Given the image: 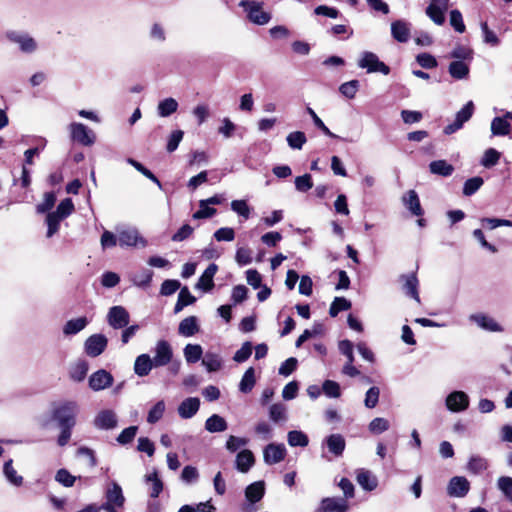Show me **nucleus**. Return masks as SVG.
I'll list each match as a JSON object with an SVG mask.
<instances>
[{"label":"nucleus","mask_w":512,"mask_h":512,"mask_svg":"<svg viewBox=\"0 0 512 512\" xmlns=\"http://www.w3.org/2000/svg\"><path fill=\"white\" fill-rule=\"evenodd\" d=\"M252 354V344L245 342L239 350H237L233 356V360L238 363L245 362Z\"/></svg>","instance_id":"obj_61"},{"label":"nucleus","mask_w":512,"mask_h":512,"mask_svg":"<svg viewBox=\"0 0 512 512\" xmlns=\"http://www.w3.org/2000/svg\"><path fill=\"white\" fill-rule=\"evenodd\" d=\"M357 482L358 484L366 491L374 490L378 481L375 475H373L370 471L365 469H360L357 471Z\"/></svg>","instance_id":"obj_30"},{"label":"nucleus","mask_w":512,"mask_h":512,"mask_svg":"<svg viewBox=\"0 0 512 512\" xmlns=\"http://www.w3.org/2000/svg\"><path fill=\"white\" fill-rule=\"evenodd\" d=\"M404 206L415 216H421L423 209L420 204L418 194L415 190H409L402 197Z\"/></svg>","instance_id":"obj_28"},{"label":"nucleus","mask_w":512,"mask_h":512,"mask_svg":"<svg viewBox=\"0 0 512 512\" xmlns=\"http://www.w3.org/2000/svg\"><path fill=\"white\" fill-rule=\"evenodd\" d=\"M351 302L344 297H336L332 302L329 314L331 317H336L339 312L350 309Z\"/></svg>","instance_id":"obj_48"},{"label":"nucleus","mask_w":512,"mask_h":512,"mask_svg":"<svg viewBox=\"0 0 512 512\" xmlns=\"http://www.w3.org/2000/svg\"><path fill=\"white\" fill-rule=\"evenodd\" d=\"M248 442L249 440L247 438L230 435L226 441L225 447L229 452L234 453L238 449L245 447Z\"/></svg>","instance_id":"obj_54"},{"label":"nucleus","mask_w":512,"mask_h":512,"mask_svg":"<svg viewBox=\"0 0 512 512\" xmlns=\"http://www.w3.org/2000/svg\"><path fill=\"white\" fill-rule=\"evenodd\" d=\"M402 291L405 295L413 298L417 303H420L419 296V281L415 273L402 274L399 276Z\"/></svg>","instance_id":"obj_19"},{"label":"nucleus","mask_w":512,"mask_h":512,"mask_svg":"<svg viewBox=\"0 0 512 512\" xmlns=\"http://www.w3.org/2000/svg\"><path fill=\"white\" fill-rule=\"evenodd\" d=\"M472 55H473L472 50L463 45L456 46L450 54L451 58H454V59H457V61H463V62L465 60H471Z\"/></svg>","instance_id":"obj_59"},{"label":"nucleus","mask_w":512,"mask_h":512,"mask_svg":"<svg viewBox=\"0 0 512 512\" xmlns=\"http://www.w3.org/2000/svg\"><path fill=\"white\" fill-rule=\"evenodd\" d=\"M349 509L348 501L342 497H325L315 512H347Z\"/></svg>","instance_id":"obj_18"},{"label":"nucleus","mask_w":512,"mask_h":512,"mask_svg":"<svg viewBox=\"0 0 512 512\" xmlns=\"http://www.w3.org/2000/svg\"><path fill=\"white\" fill-rule=\"evenodd\" d=\"M391 34L396 41L406 43L410 38V24L403 20L392 22Z\"/></svg>","instance_id":"obj_24"},{"label":"nucleus","mask_w":512,"mask_h":512,"mask_svg":"<svg viewBox=\"0 0 512 512\" xmlns=\"http://www.w3.org/2000/svg\"><path fill=\"white\" fill-rule=\"evenodd\" d=\"M69 131L73 141L83 146H91L95 142V134L82 123L73 122L69 125Z\"/></svg>","instance_id":"obj_8"},{"label":"nucleus","mask_w":512,"mask_h":512,"mask_svg":"<svg viewBox=\"0 0 512 512\" xmlns=\"http://www.w3.org/2000/svg\"><path fill=\"white\" fill-rule=\"evenodd\" d=\"M511 131V125L506 119L495 117L491 122V132L495 136H506Z\"/></svg>","instance_id":"obj_39"},{"label":"nucleus","mask_w":512,"mask_h":512,"mask_svg":"<svg viewBox=\"0 0 512 512\" xmlns=\"http://www.w3.org/2000/svg\"><path fill=\"white\" fill-rule=\"evenodd\" d=\"M183 354L187 363H196L201 359L203 349L199 344H187L183 349Z\"/></svg>","instance_id":"obj_38"},{"label":"nucleus","mask_w":512,"mask_h":512,"mask_svg":"<svg viewBox=\"0 0 512 512\" xmlns=\"http://www.w3.org/2000/svg\"><path fill=\"white\" fill-rule=\"evenodd\" d=\"M173 358V350L170 343L166 340H158L154 347V357L152 358L155 368L168 365Z\"/></svg>","instance_id":"obj_11"},{"label":"nucleus","mask_w":512,"mask_h":512,"mask_svg":"<svg viewBox=\"0 0 512 512\" xmlns=\"http://www.w3.org/2000/svg\"><path fill=\"white\" fill-rule=\"evenodd\" d=\"M287 143L292 149H302L303 145L306 143L307 138L304 132L302 131H294L288 134Z\"/></svg>","instance_id":"obj_46"},{"label":"nucleus","mask_w":512,"mask_h":512,"mask_svg":"<svg viewBox=\"0 0 512 512\" xmlns=\"http://www.w3.org/2000/svg\"><path fill=\"white\" fill-rule=\"evenodd\" d=\"M153 277V271L144 269L139 273H135L132 276L134 285L138 287H148Z\"/></svg>","instance_id":"obj_47"},{"label":"nucleus","mask_w":512,"mask_h":512,"mask_svg":"<svg viewBox=\"0 0 512 512\" xmlns=\"http://www.w3.org/2000/svg\"><path fill=\"white\" fill-rule=\"evenodd\" d=\"M199 331L197 318L195 316H189L183 319L178 327V333L184 337H191Z\"/></svg>","instance_id":"obj_31"},{"label":"nucleus","mask_w":512,"mask_h":512,"mask_svg":"<svg viewBox=\"0 0 512 512\" xmlns=\"http://www.w3.org/2000/svg\"><path fill=\"white\" fill-rule=\"evenodd\" d=\"M200 407V400L197 397H189L182 401L178 407V414L183 419L193 417Z\"/></svg>","instance_id":"obj_25"},{"label":"nucleus","mask_w":512,"mask_h":512,"mask_svg":"<svg viewBox=\"0 0 512 512\" xmlns=\"http://www.w3.org/2000/svg\"><path fill=\"white\" fill-rule=\"evenodd\" d=\"M287 440L290 446L306 447L309 443L308 437L305 433L298 430H293L288 433Z\"/></svg>","instance_id":"obj_45"},{"label":"nucleus","mask_w":512,"mask_h":512,"mask_svg":"<svg viewBox=\"0 0 512 512\" xmlns=\"http://www.w3.org/2000/svg\"><path fill=\"white\" fill-rule=\"evenodd\" d=\"M4 36L8 42L17 45L23 54H34L39 48L37 40L28 32L7 30Z\"/></svg>","instance_id":"obj_3"},{"label":"nucleus","mask_w":512,"mask_h":512,"mask_svg":"<svg viewBox=\"0 0 512 512\" xmlns=\"http://www.w3.org/2000/svg\"><path fill=\"white\" fill-rule=\"evenodd\" d=\"M74 211V204L70 198L62 200L55 211L46 215L45 223L47 225L46 237H53L60 228V223Z\"/></svg>","instance_id":"obj_1"},{"label":"nucleus","mask_w":512,"mask_h":512,"mask_svg":"<svg viewBox=\"0 0 512 512\" xmlns=\"http://www.w3.org/2000/svg\"><path fill=\"white\" fill-rule=\"evenodd\" d=\"M323 393L330 398H339L341 395L340 386L332 380H325L322 385Z\"/></svg>","instance_id":"obj_57"},{"label":"nucleus","mask_w":512,"mask_h":512,"mask_svg":"<svg viewBox=\"0 0 512 512\" xmlns=\"http://www.w3.org/2000/svg\"><path fill=\"white\" fill-rule=\"evenodd\" d=\"M449 74L454 79H465L469 75V66L463 61H453L449 65Z\"/></svg>","instance_id":"obj_37"},{"label":"nucleus","mask_w":512,"mask_h":512,"mask_svg":"<svg viewBox=\"0 0 512 512\" xmlns=\"http://www.w3.org/2000/svg\"><path fill=\"white\" fill-rule=\"evenodd\" d=\"M165 412V402L163 400L158 401L148 412L147 422L154 424L158 422Z\"/></svg>","instance_id":"obj_49"},{"label":"nucleus","mask_w":512,"mask_h":512,"mask_svg":"<svg viewBox=\"0 0 512 512\" xmlns=\"http://www.w3.org/2000/svg\"><path fill=\"white\" fill-rule=\"evenodd\" d=\"M269 417L275 423L285 421L287 418L286 407L281 403L271 405L269 409Z\"/></svg>","instance_id":"obj_53"},{"label":"nucleus","mask_w":512,"mask_h":512,"mask_svg":"<svg viewBox=\"0 0 512 512\" xmlns=\"http://www.w3.org/2000/svg\"><path fill=\"white\" fill-rule=\"evenodd\" d=\"M429 170L432 174L448 177L453 173L454 167L446 160H435L429 164Z\"/></svg>","instance_id":"obj_32"},{"label":"nucleus","mask_w":512,"mask_h":512,"mask_svg":"<svg viewBox=\"0 0 512 512\" xmlns=\"http://www.w3.org/2000/svg\"><path fill=\"white\" fill-rule=\"evenodd\" d=\"M500 158V153L493 148L485 151L484 156L481 160V164L484 167L494 166Z\"/></svg>","instance_id":"obj_64"},{"label":"nucleus","mask_w":512,"mask_h":512,"mask_svg":"<svg viewBox=\"0 0 512 512\" xmlns=\"http://www.w3.org/2000/svg\"><path fill=\"white\" fill-rule=\"evenodd\" d=\"M265 494V483L264 481H256L248 485L245 489V498L247 504L242 508L244 512H255L254 504L259 502Z\"/></svg>","instance_id":"obj_7"},{"label":"nucleus","mask_w":512,"mask_h":512,"mask_svg":"<svg viewBox=\"0 0 512 512\" xmlns=\"http://www.w3.org/2000/svg\"><path fill=\"white\" fill-rule=\"evenodd\" d=\"M56 203V195L53 192H46L42 202L37 204L36 211L39 214L52 212L51 209Z\"/></svg>","instance_id":"obj_44"},{"label":"nucleus","mask_w":512,"mask_h":512,"mask_svg":"<svg viewBox=\"0 0 512 512\" xmlns=\"http://www.w3.org/2000/svg\"><path fill=\"white\" fill-rule=\"evenodd\" d=\"M450 24L458 33H463L465 31L463 17L459 10L455 9L450 12Z\"/></svg>","instance_id":"obj_62"},{"label":"nucleus","mask_w":512,"mask_h":512,"mask_svg":"<svg viewBox=\"0 0 512 512\" xmlns=\"http://www.w3.org/2000/svg\"><path fill=\"white\" fill-rule=\"evenodd\" d=\"M498 489L512 502V477L501 476L497 480Z\"/></svg>","instance_id":"obj_55"},{"label":"nucleus","mask_w":512,"mask_h":512,"mask_svg":"<svg viewBox=\"0 0 512 512\" xmlns=\"http://www.w3.org/2000/svg\"><path fill=\"white\" fill-rule=\"evenodd\" d=\"M380 390L378 387H371L365 395L364 404L367 408H374L379 401Z\"/></svg>","instance_id":"obj_63"},{"label":"nucleus","mask_w":512,"mask_h":512,"mask_svg":"<svg viewBox=\"0 0 512 512\" xmlns=\"http://www.w3.org/2000/svg\"><path fill=\"white\" fill-rule=\"evenodd\" d=\"M178 106V102L174 98H165L158 103L157 113L160 117H169L177 111Z\"/></svg>","instance_id":"obj_34"},{"label":"nucleus","mask_w":512,"mask_h":512,"mask_svg":"<svg viewBox=\"0 0 512 512\" xmlns=\"http://www.w3.org/2000/svg\"><path fill=\"white\" fill-rule=\"evenodd\" d=\"M323 445L327 447L328 451L332 455L335 457H340L345 450L346 442L341 434L336 433L326 437L323 441Z\"/></svg>","instance_id":"obj_23"},{"label":"nucleus","mask_w":512,"mask_h":512,"mask_svg":"<svg viewBox=\"0 0 512 512\" xmlns=\"http://www.w3.org/2000/svg\"><path fill=\"white\" fill-rule=\"evenodd\" d=\"M125 498L122 493V488L116 482H112L106 491V502L101 505V509L106 512H116V507L123 506Z\"/></svg>","instance_id":"obj_6"},{"label":"nucleus","mask_w":512,"mask_h":512,"mask_svg":"<svg viewBox=\"0 0 512 512\" xmlns=\"http://www.w3.org/2000/svg\"><path fill=\"white\" fill-rule=\"evenodd\" d=\"M153 368H155V365L150 355L141 354L136 357L134 362V372L136 375L140 377L147 376Z\"/></svg>","instance_id":"obj_27"},{"label":"nucleus","mask_w":512,"mask_h":512,"mask_svg":"<svg viewBox=\"0 0 512 512\" xmlns=\"http://www.w3.org/2000/svg\"><path fill=\"white\" fill-rule=\"evenodd\" d=\"M449 6V0H431L426 8V15L437 25L445 22V12Z\"/></svg>","instance_id":"obj_15"},{"label":"nucleus","mask_w":512,"mask_h":512,"mask_svg":"<svg viewBox=\"0 0 512 512\" xmlns=\"http://www.w3.org/2000/svg\"><path fill=\"white\" fill-rule=\"evenodd\" d=\"M146 481L151 483V486H150V489H149V494L152 498H156L159 496V494L162 492L163 490V483L162 481L158 478V475L156 472H153L152 474L148 475L146 477Z\"/></svg>","instance_id":"obj_51"},{"label":"nucleus","mask_w":512,"mask_h":512,"mask_svg":"<svg viewBox=\"0 0 512 512\" xmlns=\"http://www.w3.org/2000/svg\"><path fill=\"white\" fill-rule=\"evenodd\" d=\"M227 427L226 420L217 414H213L205 422V429L210 433L223 432Z\"/></svg>","instance_id":"obj_35"},{"label":"nucleus","mask_w":512,"mask_h":512,"mask_svg":"<svg viewBox=\"0 0 512 512\" xmlns=\"http://www.w3.org/2000/svg\"><path fill=\"white\" fill-rule=\"evenodd\" d=\"M93 425L99 430H113L118 426V416L112 409H102L94 417Z\"/></svg>","instance_id":"obj_10"},{"label":"nucleus","mask_w":512,"mask_h":512,"mask_svg":"<svg viewBox=\"0 0 512 512\" xmlns=\"http://www.w3.org/2000/svg\"><path fill=\"white\" fill-rule=\"evenodd\" d=\"M255 383H256L255 370L253 367H249L245 371V373L239 383V390L242 393H249L253 389Z\"/></svg>","instance_id":"obj_41"},{"label":"nucleus","mask_w":512,"mask_h":512,"mask_svg":"<svg viewBox=\"0 0 512 512\" xmlns=\"http://www.w3.org/2000/svg\"><path fill=\"white\" fill-rule=\"evenodd\" d=\"M79 410L77 402L67 401L54 409L53 418L57 421L59 427L73 428L76 424Z\"/></svg>","instance_id":"obj_4"},{"label":"nucleus","mask_w":512,"mask_h":512,"mask_svg":"<svg viewBox=\"0 0 512 512\" xmlns=\"http://www.w3.org/2000/svg\"><path fill=\"white\" fill-rule=\"evenodd\" d=\"M470 489L469 481L463 476L452 477L447 487V493L452 497H464Z\"/></svg>","instance_id":"obj_20"},{"label":"nucleus","mask_w":512,"mask_h":512,"mask_svg":"<svg viewBox=\"0 0 512 512\" xmlns=\"http://www.w3.org/2000/svg\"><path fill=\"white\" fill-rule=\"evenodd\" d=\"M368 428L373 434H381L390 428V423L385 418L377 417L369 423Z\"/></svg>","instance_id":"obj_52"},{"label":"nucleus","mask_w":512,"mask_h":512,"mask_svg":"<svg viewBox=\"0 0 512 512\" xmlns=\"http://www.w3.org/2000/svg\"><path fill=\"white\" fill-rule=\"evenodd\" d=\"M218 270V266L214 263L210 264L203 274L200 276L196 288L203 291H210L214 287L213 278Z\"/></svg>","instance_id":"obj_29"},{"label":"nucleus","mask_w":512,"mask_h":512,"mask_svg":"<svg viewBox=\"0 0 512 512\" xmlns=\"http://www.w3.org/2000/svg\"><path fill=\"white\" fill-rule=\"evenodd\" d=\"M88 324V320L86 317H79L76 319H71L66 322L63 327V333L66 336L75 335L82 331Z\"/></svg>","instance_id":"obj_33"},{"label":"nucleus","mask_w":512,"mask_h":512,"mask_svg":"<svg viewBox=\"0 0 512 512\" xmlns=\"http://www.w3.org/2000/svg\"><path fill=\"white\" fill-rule=\"evenodd\" d=\"M255 463L252 451L244 449L236 455L235 468L241 473H247Z\"/></svg>","instance_id":"obj_26"},{"label":"nucleus","mask_w":512,"mask_h":512,"mask_svg":"<svg viewBox=\"0 0 512 512\" xmlns=\"http://www.w3.org/2000/svg\"><path fill=\"white\" fill-rule=\"evenodd\" d=\"M12 464V459L6 461L3 467V473L9 483L19 487L23 484V477L17 474V471L14 469Z\"/></svg>","instance_id":"obj_36"},{"label":"nucleus","mask_w":512,"mask_h":512,"mask_svg":"<svg viewBox=\"0 0 512 512\" xmlns=\"http://www.w3.org/2000/svg\"><path fill=\"white\" fill-rule=\"evenodd\" d=\"M108 344V339L103 334H93L89 336L84 343V351L90 357L101 355Z\"/></svg>","instance_id":"obj_13"},{"label":"nucleus","mask_w":512,"mask_h":512,"mask_svg":"<svg viewBox=\"0 0 512 512\" xmlns=\"http://www.w3.org/2000/svg\"><path fill=\"white\" fill-rule=\"evenodd\" d=\"M483 185V179L479 176L468 179L464 183L463 194L465 196L473 195Z\"/></svg>","instance_id":"obj_56"},{"label":"nucleus","mask_w":512,"mask_h":512,"mask_svg":"<svg viewBox=\"0 0 512 512\" xmlns=\"http://www.w3.org/2000/svg\"><path fill=\"white\" fill-rule=\"evenodd\" d=\"M55 480L65 487H72L76 477L71 475L66 469H59L55 475Z\"/></svg>","instance_id":"obj_60"},{"label":"nucleus","mask_w":512,"mask_h":512,"mask_svg":"<svg viewBox=\"0 0 512 512\" xmlns=\"http://www.w3.org/2000/svg\"><path fill=\"white\" fill-rule=\"evenodd\" d=\"M130 315L123 306H113L107 314V322L113 329H122L129 324Z\"/></svg>","instance_id":"obj_14"},{"label":"nucleus","mask_w":512,"mask_h":512,"mask_svg":"<svg viewBox=\"0 0 512 512\" xmlns=\"http://www.w3.org/2000/svg\"><path fill=\"white\" fill-rule=\"evenodd\" d=\"M137 431V426L127 427L117 436L116 440L121 445H127L133 441L137 434Z\"/></svg>","instance_id":"obj_58"},{"label":"nucleus","mask_w":512,"mask_h":512,"mask_svg":"<svg viewBox=\"0 0 512 512\" xmlns=\"http://www.w3.org/2000/svg\"><path fill=\"white\" fill-rule=\"evenodd\" d=\"M469 396L463 391H453L447 395L445 404L451 412H462L469 407Z\"/></svg>","instance_id":"obj_16"},{"label":"nucleus","mask_w":512,"mask_h":512,"mask_svg":"<svg viewBox=\"0 0 512 512\" xmlns=\"http://www.w3.org/2000/svg\"><path fill=\"white\" fill-rule=\"evenodd\" d=\"M357 64L360 68L366 69L368 73L379 72L383 75L390 73V68L384 62L380 61L375 53L370 51L361 53Z\"/></svg>","instance_id":"obj_5"},{"label":"nucleus","mask_w":512,"mask_h":512,"mask_svg":"<svg viewBox=\"0 0 512 512\" xmlns=\"http://www.w3.org/2000/svg\"><path fill=\"white\" fill-rule=\"evenodd\" d=\"M239 6L246 13V18L253 24L263 26L270 22L271 13L264 11V3L256 0H242Z\"/></svg>","instance_id":"obj_2"},{"label":"nucleus","mask_w":512,"mask_h":512,"mask_svg":"<svg viewBox=\"0 0 512 512\" xmlns=\"http://www.w3.org/2000/svg\"><path fill=\"white\" fill-rule=\"evenodd\" d=\"M470 320L476 323L481 329L489 332H503L504 328L494 318L483 314L477 313L470 316Z\"/></svg>","instance_id":"obj_22"},{"label":"nucleus","mask_w":512,"mask_h":512,"mask_svg":"<svg viewBox=\"0 0 512 512\" xmlns=\"http://www.w3.org/2000/svg\"><path fill=\"white\" fill-rule=\"evenodd\" d=\"M359 86L360 84L358 80H351L341 84L339 91L344 97L353 99L359 90Z\"/></svg>","instance_id":"obj_50"},{"label":"nucleus","mask_w":512,"mask_h":512,"mask_svg":"<svg viewBox=\"0 0 512 512\" xmlns=\"http://www.w3.org/2000/svg\"><path fill=\"white\" fill-rule=\"evenodd\" d=\"M89 365L85 360L77 361L70 369V377L76 382H81L85 379Z\"/></svg>","instance_id":"obj_40"},{"label":"nucleus","mask_w":512,"mask_h":512,"mask_svg":"<svg viewBox=\"0 0 512 512\" xmlns=\"http://www.w3.org/2000/svg\"><path fill=\"white\" fill-rule=\"evenodd\" d=\"M118 244L121 247H141L147 245L146 240L139 235L134 228H125L118 230Z\"/></svg>","instance_id":"obj_9"},{"label":"nucleus","mask_w":512,"mask_h":512,"mask_svg":"<svg viewBox=\"0 0 512 512\" xmlns=\"http://www.w3.org/2000/svg\"><path fill=\"white\" fill-rule=\"evenodd\" d=\"M286 455L283 444H269L264 448L263 458L266 464L273 465L281 462Z\"/></svg>","instance_id":"obj_21"},{"label":"nucleus","mask_w":512,"mask_h":512,"mask_svg":"<svg viewBox=\"0 0 512 512\" xmlns=\"http://www.w3.org/2000/svg\"><path fill=\"white\" fill-rule=\"evenodd\" d=\"M474 113V104L472 101H469L465 104V106L457 112L455 120L453 123L447 125L444 128V133L446 135H451L461 129L465 122H467Z\"/></svg>","instance_id":"obj_12"},{"label":"nucleus","mask_w":512,"mask_h":512,"mask_svg":"<svg viewBox=\"0 0 512 512\" xmlns=\"http://www.w3.org/2000/svg\"><path fill=\"white\" fill-rule=\"evenodd\" d=\"M202 365L205 366L208 372H215L221 368L222 360L219 355L207 352L202 359Z\"/></svg>","instance_id":"obj_43"},{"label":"nucleus","mask_w":512,"mask_h":512,"mask_svg":"<svg viewBox=\"0 0 512 512\" xmlns=\"http://www.w3.org/2000/svg\"><path fill=\"white\" fill-rule=\"evenodd\" d=\"M112 374L104 369L97 370L89 377V387L95 392L109 388L113 384Z\"/></svg>","instance_id":"obj_17"},{"label":"nucleus","mask_w":512,"mask_h":512,"mask_svg":"<svg viewBox=\"0 0 512 512\" xmlns=\"http://www.w3.org/2000/svg\"><path fill=\"white\" fill-rule=\"evenodd\" d=\"M488 468V462L485 458L474 455L467 463V470L473 474H479Z\"/></svg>","instance_id":"obj_42"}]
</instances>
